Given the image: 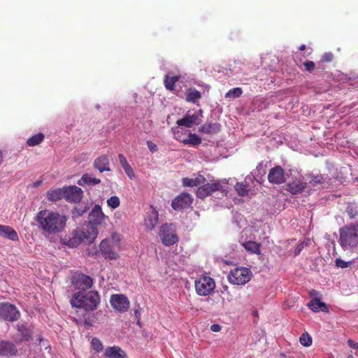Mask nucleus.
Masks as SVG:
<instances>
[{"label":"nucleus","instance_id":"ea45409f","mask_svg":"<svg viewBox=\"0 0 358 358\" xmlns=\"http://www.w3.org/2000/svg\"><path fill=\"white\" fill-rule=\"evenodd\" d=\"M88 210V207L87 206H77L75 207L72 210V217L73 218H77L78 217L82 216Z\"/></svg>","mask_w":358,"mask_h":358},{"label":"nucleus","instance_id":"bb28decb","mask_svg":"<svg viewBox=\"0 0 358 358\" xmlns=\"http://www.w3.org/2000/svg\"><path fill=\"white\" fill-rule=\"evenodd\" d=\"M201 98V93L195 88H189L186 92L185 100L189 103H198Z\"/></svg>","mask_w":358,"mask_h":358},{"label":"nucleus","instance_id":"c9c22d12","mask_svg":"<svg viewBox=\"0 0 358 358\" xmlns=\"http://www.w3.org/2000/svg\"><path fill=\"white\" fill-rule=\"evenodd\" d=\"M179 80V76H175L172 77H169L166 76L164 78V86L165 87L171 91L174 90L175 84Z\"/></svg>","mask_w":358,"mask_h":358},{"label":"nucleus","instance_id":"052dcab7","mask_svg":"<svg viewBox=\"0 0 358 358\" xmlns=\"http://www.w3.org/2000/svg\"><path fill=\"white\" fill-rule=\"evenodd\" d=\"M39 185V182H35V184H34V185H35V186H37V185Z\"/></svg>","mask_w":358,"mask_h":358},{"label":"nucleus","instance_id":"f3484780","mask_svg":"<svg viewBox=\"0 0 358 358\" xmlns=\"http://www.w3.org/2000/svg\"><path fill=\"white\" fill-rule=\"evenodd\" d=\"M99 250L105 259H117L119 257L117 252H115L110 242L104 239L99 244Z\"/></svg>","mask_w":358,"mask_h":358},{"label":"nucleus","instance_id":"58836bf2","mask_svg":"<svg viewBox=\"0 0 358 358\" xmlns=\"http://www.w3.org/2000/svg\"><path fill=\"white\" fill-rule=\"evenodd\" d=\"M299 342L302 345L309 347L311 345L313 340L311 336L307 332H305L301 335Z\"/></svg>","mask_w":358,"mask_h":358},{"label":"nucleus","instance_id":"de8ad7c7","mask_svg":"<svg viewBox=\"0 0 358 358\" xmlns=\"http://www.w3.org/2000/svg\"><path fill=\"white\" fill-rule=\"evenodd\" d=\"M125 173L127 175V176L130 178V179H133L135 178V173H134V171L132 169V167L129 165L127 167H125L124 169H123Z\"/></svg>","mask_w":358,"mask_h":358},{"label":"nucleus","instance_id":"bf43d9fd","mask_svg":"<svg viewBox=\"0 0 358 358\" xmlns=\"http://www.w3.org/2000/svg\"><path fill=\"white\" fill-rule=\"evenodd\" d=\"M265 101H266V99H261V101H262V103H264Z\"/></svg>","mask_w":358,"mask_h":358},{"label":"nucleus","instance_id":"3c124183","mask_svg":"<svg viewBox=\"0 0 358 358\" xmlns=\"http://www.w3.org/2000/svg\"><path fill=\"white\" fill-rule=\"evenodd\" d=\"M147 145L151 152H155L157 151V146L151 141H147Z\"/></svg>","mask_w":358,"mask_h":358},{"label":"nucleus","instance_id":"2eb2a0df","mask_svg":"<svg viewBox=\"0 0 358 358\" xmlns=\"http://www.w3.org/2000/svg\"><path fill=\"white\" fill-rule=\"evenodd\" d=\"M83 192L81 188L73 185L64 187V198L71 202H79L83 198Z\"/></svg>","mask_w":358,"mask_h":358},{"label":"nucleus","instance_id":"9d476101","mask_svg":"<svg viewBox=\"0 0 358 358\" xmlns=\"http://www.w3.org/2000/svg\"><path fill=\"white\" fill-rule=\"evenodd\" d=\"M267 178L268 182L272 184L285 183L286 181L285 171L281 166L276 165L270 169Z\"/></svg>","mask_w":358,"mask_h":358},{"label":"nucleus","instance_id":"412c9836","mask_svg":"<svg viewBox=\"0 0 358 358\" xmlns=\"http://www.w3.org/2000/svg\"><path fill=\"white\" fill-rule=\"evenodd\" d=\"M17 350L15 345L8 341H0V355L3 356H12L17 353Z\"/></svg>","mask_w":358,"mask_h":358},{"label":"nucleus","instance_id":"f03ea898","mask_svg":"<svg viewBox=\"0 0 358 358\" xmlns=\"http://www.w3.org/2000/svg\"><path fill=\"white\" fill-rule=\"evenodd\" d=\"M100 303V296L96 291L82 292L75 293L71 298L73 306L84 308L85 310H94Z\"/></svg>","mask_w":358,"mask_h":358},{"label":"nucleus","instance_id":"4c0bfd02","mask_svg":"<svg viewBox=\"0 0 358 358\" xmlns=\"http://www.w3.org/2000/svg\"><path fill=\"white\" fill-rule=\"evenodd\" d=\"M243 93V90L241 87H234L231 90H230L229 92H227L225 95H224V97L225 98H232V99H236V98H238L241 96Z\"/></svg>","mask_w":358,"mask_h":358},{"label":"nucleus","instance_id":"5701e85b","mask_svg":"<svg viewBox=\"0 0 358 358\" xmlns=\"http://www.w3.org/2000/svg\"><path fill=\"white\" fill-rule=\"evenodd\" d=\"M105 355L109 358H125L127 354L118 346L108 347L105 350Z\"/></svg>","mask_w":358,"mask_h":358},{"label":"nucleus","instance_id":"4468645a","mask_svg":"<svg viewBox=\"0 0 358 358\" xmlns=\"http://www.w3.org/2000/svg\"><path fill=\"white\" fill-rule=\"evenodd\" d=\"M79 232L82 234L80 236L83 242L92 243L96 239L98 235V229L96 227L87 224L81 229H78Z\"/></svg>","mask_w":358,"mask_h":358},{"label":"nucleus","instance_id":"a19ab883","mask_svg":"<svg viewBox=\"0 0 358 358\" xmlns=\"http://www.w3.org/2000/svg\"><path fill=\"white\" fill-rule=\"evenodd\" d=\"M107 204L113 209L117 208L120 204V199L117 196H113L107 200Z\"/></svg>","mask_w":358,"mask_h":358},{"label":"nucleus","instance_id":"c85d7f7f","mask_svg":"<svg viewBox=\"0 0 358 358\" xmlns=\"http://www.w3.org/2000/svg\"><path fill=\"white\" fill-rule=\"evenodd\" d=\"M242 246L247 250L248 252L251 254L260 255V243H257L255 241H245L242 243Z\"/></svg>","mask_w":358,"mask_h":358},{"label":"nucleus","instance_id":"f8f14e48","mask_svg":"<svg viewBox=\"0 0 358 358\" xmlns=\"http://www.w3.org/2000/svg\"><path fill=\"white\" fill-rule=\"evenodd\" d=\"M110 303L112 307L119 312H126L129 307V301L124 294H113Z\"/></svg>","mask_w":358,"mask_h":358},{"label":"nucleus","instance_id":"72a5a7b5","mask_svg":"<svg viewBox=\"0 0 358 358\" xmlns=\"http://www.w3.org/2000/svg\"><path fill=\"white\" fill-rule=\"evenodd\" d=\"M45 136L42 133H38L33 136L30 137L27 143L29 146L34 147L39 145L44 140Z\"/></svg>","mask_w":358,"mask_h":358},{"label":"nucleus","instance_id":"e2e57ef3","mask_svg":"<svg viewBox=\"0 0 358 358\" xmlns=\"http://www.w3.org/2000/svg\"><path fill=\"white\" fill-rule=\"evenodd\" d=\"M357 180H358V176H357Z\"/></svg>","mask_w":358,"mask_h":358},{"label":"nucleus","instance_id":"f704fd0d","mask_svg":"<svg viewBox=\"0 0 358 358\" xmlns=\"http://www.w3.org/2000/svg\"><path fill=\"white\" fill-rule=\"evenodd\" d=\"M17 330L20 331L22 341H27L31 336V331L24 324L17 325Z\"/></svg>","mask_w":358,"mask_h":358},{"label":"nucleus","instance_id":"0eeeda50","mask_svg":"<svg viewBox=\"0 0 358 358\" xmlns=\"http://www.w3.org/2000/svg\"><path fill=\"white\" fill-rule=\"evenodd\" d=\"M196 190V196L200 199H204L215 191L225 192L220 180H213L211 183H203Z\"/></svg>","mask_w":358,"mask_h":358},{"label":"nucleus","instance_id":"6ab92c4d","mask_svg":"<svg viewBox=\"0 0 358 358\" xmlns=\"http://www.w3.org/2000/svg\"><path fill=\"white\" fill-rule=\"evenodd\" d=\"M78 231L73 230L69 235H66L64 238V243L70 248H76L82 242H83L81 235Z\"/></svg>","mask_w":358,"mask_h":358},{"label":"nucleus","instance_id":"a878e982","mask_svg":"<svg viewBox=\"0 0 358 358\" xmlns=\"http://www.w3.org/2000/svg\"><path fill=\"white\" fill-rule=\"evenodd\" d=\"M308 306L310 309L315 312L322 310V312L327 313L329 311L327 305L318 299H314L311 300L308 303Z\"/></svg>","mask_w":358,"mask_h":358},{"label":"nucleus","instance_id":"39448f33","mask_svg":"<svg viewBox=\"0 0 358 358\" xmlns=\"http://www.w3.org/2000/svg\"><path fill=\"white\" fill-rule=\"evenodd\" d=\"M251 271L245 267L236 268L228 275L229 282L234 285H245L251 278Z\"/></svg>","mask_w":358,"mask_h":358},{"label":"nucleus","instance_id":"5fc2aeb1","mask_svg":"<svg viewBox=\"0 0 358 358\" xmlns=\"http://www.w3.org/2000/svg\"><path fill=\"white\" fill-rule=\"evenodd\" d=\"M303 248V245H298V247L296 248V249L295 250V255H297L299 254L300 251Z\"/></svg>","mask_w":358,"mask_h":358},{"label":"nucleus","instance_id":"4d7b16f0","mask_svg":"<svg viewBox=\"0 0 358 358\" xmlns=\"http://www.w3.org/2000/svg\"><path fill=\"white\" fill-rule=\"evenodd\" d=\"M3 159V152L0 150V165L2 164Z\"/></svg>","mask_w":358,"mask_h":358},{"label":"nucleus","instance_id":"a211bd4d","mask_svg":"<svg viewBox=\"0 0 358 358\" xmlns=\"http://www.w3.org/2000/svg\"><path fill=\"white\" fill-rule=\"evenodd\" d=\"M306 185V182L296 179L286 183L284 189L293 195L299 194L304 191Z\"/></svg>","mask_w":358,"mask_h":358},{"label":"nucleus","instance_id":"13d9d810","mask_svg":"<svg viewBox=\"0 0 358 358\" xmlns=\"http://www.w3.org/2000/svg\"><path fill=\"white\" fill-rule=\"evenodd\" d=\"M223 291H222V293H224V292H228V287L227 285L224 286L223 287Z\"/></svg>","mask_w":358,"mask_h":358},{"label":"nucleus","instance_id":"dca6fc26","mask_svg":"<svg viewBox=\"0 0 358 358\" xmlns=\"http://www.w3.org/2000/svg\"><path fill=\"white\" fill-rule=\"evenodd\" d=\"M159 222V214L152 206H150V210L146 213L144 225L147 230H153Z\"/></svg>","mask_w":358,"mask_h":358},{"label":"nucleus","instance_id":"79ce46f5","mask_svg":"<svg viewBox=\"0 0 358 358\" xmlns=\"http://www.w3.org/2000/svg\"><path fill=\"white\" fill-rule=\"evenodd\" d=\"M184 135H185V131L181 128H176L173 131L174 138L178 141L182 142V143H183V141L185 140V138L183 137Z\"/></svg>","mask_w":358,"mask_h":358},{"label":"nucleus","instance_id":"680f3d73","mask_svg":"<svg viewBox=\"0 0 358 358\" xmlns=\"http://www.w3.org/2000/svg\"><path fill=\"white\" fill-rule=\"evenodd\" d=\"M317 65L320 66V62L317 63ZM318 69H320V66H318Z\"/></svg>","mask_w":358,"mask_h":358},{"label":"nucleus","instance_id":"7ed1b4c3","mask_svg":"<svg viewBox=\"0 0 358 358\" xmlns=\"http://www.w3.org/2000/svg\"><path fill=\"white\" fill-rule=\"evenodd\" d=\"M339 242L343 248L358 245V223L346 225L339 230Z\"/></svg>","mask_w":358,"mask_h":358},{"label":"nucleus","instance_id":"aec40b11","mask_svg":"<svg viewBox=\"0 0 358 358\" xmlns=\"http://www.w3.org/2000/svg\"><path fill=\"white\" fill-rule=\"evenodd\" d=\"M94 167L98 169L101 173L103 171H110L109 158L106 155L98 157L93 163Z\"/></svg>","mask_w":358,"mask_h":358},{"label":"nucleus","instance_id":"7c9ffc66","mask_svg":"<svg viewBox=\"0 0 358 358\" xmlns=\"http://www.w3.org/2000/svg\"><path fill=\"white\" fill-rule=\"evenodd\" d=\"M101 182V180L96 178L91 177L89 174H83L81 178L78 181V184L81 186L85 185H96Z\"/></svg>","mask_w":358,"mask_h":358},{"label":"nucleus","instance_id":"b1692460","mask_svg":"<svg viewBox=\"0 0 358 358\" xmlns=\"http://www.w3.org/2000/svg\"><path fill=\"white\" fill-rule=\"evenodd\" d=\"M198 115L194 114L192 115L185 116L182 119L178 120L176 123L178 126L191 127L193 124H199V122H198Z\"/></svg>","mask_w":358,"mask_h":358},{"label":"nucleus","instance_id":"c756f323","mask_svg":"<svg viewBox=\"0 0 358 358\" xmlns=\"http://www.w3.org/2000/svg\"><path fill=\"white\" fill-rule=\"evenodd\" d=\"M47 198L50 201H57L64 198V187L48 191Z\"/></svg>","mask_w":358,"mask_h":358},{"label":"nucleus","instance_id":"603ef678","mask_svg":"<svg viewBox=\"0 0 358 358\" xmlns=\"http://www.w3.org/2000/svg\"><path fill=\"white\" fill-rule=\"evenodd\" d=\"M348 345L353 348V349H358V343H356L352 339L348 340Z\"/></svg>","mask_w":358,"mask_h":358},{"label":"nucleus","instance_id":"4be33fe9","mask_svg":"<svg viewBox=\"0 0 358 358\" xmlns=\"http://www.w3.org/2000/svg\"><path fill=\"white\" fill-rule=\"evenodd\" d=\"M0 236L13 241L19 239L16 231L8 225L0 224Z\"/></svg>","mask_w":358,"mask_h":358},{"label":"nucleus","instance_id":"e433bc0d","mask_svg":"<svg viewBox=\"0 0 358 358\" xmlns=\"http://www.w3.org/2000/svg\"><path fill=\"white\" fill-rule=\"evenodd\" d=\"M235 189L238 194L242 196H246L250 191L249 185L243 182H238L236 185Z\"/></svg>","mask_w":358,"mask_h":358},{"label":"nucleus","instance_id":"cd10ccee","mask_svg":"<svg viewBox=\"0 0 358 358\" xmlns=\"http://www.w3.org/2000/svg\"><path fill=\"white\" fill-rule=\"evenodd\" d=\"M206 179L201 175L195 178H182V184L185 187H197L201 184H203L206 182Z\"/></svg>","mask_w":358,"mask_h":358},{"label":"nucleus","instance_id":"a18cd8bd","mask_svg":"<svg viewBox=\"0 0 358 358\" xmlns=\"http://www.w3.org/2000/svg\"><path fill=\"white\" fill-rule=\"evenodd\" d=\"M305 70L309 73H311L315 68V64L313 61L306 60L303 63Z\"/></svg>","mask_w":358,"mask_h":358},{"label":"nucleus","instance_id":"6e6d98bb","mask_svg":"<svg viewBox=\"0 0 358 358\" xmlns=\"http://www.w3.org/2000/svg\"><path fill=\"white\" fill-rule=\"evenodd\" d=\"M306 45H304V44L301 45L299 46V49L301 51H303V50H306Z\"/></svg>","mask_w":358,"mask_h":358},{"label":"nucleus","instance_id":"6e6552de","mask_svg":"<svg viewBox=\"0 0 358 358\" xmlns=\"http://www.w3.org/2000/svg\"><path fill=\"white\" fill-rule=\"evenodd\" d=\"M20 316V313L15 306L8 303H0V317L6 321L14 322Z\"/></svg>","mask_w":358,"mask_h":358},{"label":"nucleus","instance_id":"864d4df0","mask_svg":"<svg viewBox=\"0 0 358 358\" xmlns=\"http://www.w3.org/2000/svg\"><path fill=\"white\" fill-rule=\"evenodd\" d=\"M221 329V327L219 324H213L210 326V330L213 332H218Z\"/></svg>","mask_w":358,"mask_h":358},{"label":"nucleus","instance_id":"ddd939ff","mask_svg":"<svg viewBox=\"0 0 358 358\" xmlns=\"http://www.w3.org/2000/svg\"><path fill=\"white\" fill-rule=\"evenodd\" d=\"M72 282L77 289L82 292L86 291L93 285L92 278L83 273L76 275L73 278Z\"/></svg>","mask_w":358,"mask_h":358},{"label":"nucleus","instance_id":"c03bdc74","mask_svg":"<svg viewBox=\"0 0 358 358\" xmlns=\"http://www.w3.org/2000/svg\"><path fill=\"white\" fill-rule=\"evenodd\" d=\"M91 344L93 347V348L96 351V352H101L103 350V345H102V343L101 342V341L94 337L92 339V341H91Z\"/></svg>","mask_w":358,"mask_h":358},{"label":"nucleus","instance_id":"423d86ee","mask_svg":"<svg viewBox=\"0 0 358 358\" xmlns=\"http://www.w3.org/2000/svg\"><path fill=\"white\" fill-rule=\"evenodd\" d=\"M159 236L162 243L166 246L173 245L178 241L176 230L171 224H162L159 229Z\"/></svg>","mask_w":358,"mask_h":358},{"label":"nucleus","instance_id":"2f4dec72","mask_svg":"<svg viewBox=\"0 0 358 358\" xmlns=\"http://www.w3.org/2000/svg\"><path fill=\"white\" fill-rule=\"evenodd\" d=\"M201 138L196 134L189 133L188 137L183 141V144L195 146L201 144Z\"/></svg>","mask_w":358,"mask_h":358},{"label":"nucleus","instance_id":"49530a36","mask_svg":"<svg viewBox=\"0 0 358 358\" xmlns=\"http://www.w3.org/2000/svg\"><path fill=\"white\" fill-rule=\"evenodd\" d=\"M334 57V55H333L332 52H325L322 56L320 62H321L329 63V62H331L333 61Z\"/></svg>","mask_w":358,"mask_h":358},{"label":"nucleus","instance_id":"8fccbe9b","mask_svg":"<svg viewBox=\"0 0 358 358\" xmlns=\"http://www.w3.org/2000/svg\"><path fill=\"white\" fill-rule=\"evenodd\" d=\"M336 266L342 268H347L348 266V263L341 259H336Z\"/></svg>","mask_w":358,"mask_h":358},{"label":"nucleus","instance_id":"09e8293b","mask_svg":"<svg viewBox=\"0 0 358 358\" xmlns=\"http://www.w3.org/2000/svg\"><path fill=\"white\" fill-rule=\"evenodd\" d=\"M118 157H119L120 163V164H121V166H122V167L123 169H124L125 167H127V166H129V165H130V164L128 163V162H127V160L126 157H125L123 155L120 154V155H118Z\"/></svg>","mask_w":358,"mask_h":358},{"label":"nucleus","instance_id":"0e129e2a","mask_svg":"<svg viewBox=\"0 0 358 358\" xmlns=\"http://www.w3.org/2000/svg\"><path fill=\"white\" fill-rule=\"evenodd\" d=\"M357 77H358V75H357Z\"/></svg>","mask_w":358,"mask_h":358},{"label":"nucleus","instance_id":"f257e3e1","mask_svg":"<svg viewBox=\"0 0 358 358\" xmlns=\"http://www.w3.org/2000/svg\"><path fill=\"white\" fill-rule=\"evenodd\" d=\"M35 220L42 234L50 237L57 236L65 229L67 217L58 211L45 209L37 213Z\"/></svg>","mask_w":358,"mask_h":358},{"label":"nucleus","instance_id":"37998d69","mask_svg":"<svg viewBox=\"0 0 358 358\" xmlns=\"http://www.w3.org/2000/svg\"><path fill=\"white\" fill-rule=\"evenodd\" d=\"M323 182L324 178L321 175L311 176L310 180H309V183L313 186L322 184Z\"/></svg>","mask_w":358,"mask_h":358},{"label":"nucleus","instance_id":"1a4fd4ad","mask_svg":"<svg viewBox=\"0 0 358 358\" xmlns=\"http://www.w3.org/2000/svg\"><path fill=\"white\" fill-rule=\"evenodd\" d=\"M89 221L88 223L97 227L98 225H102L105 224L106 220H108V217L105 215L103 213L101 206L98 204H96L90 213H89Z\"/></svg>","mask_w":358,"mask_h":358},{"label":"nucleus","instance_id":"9b49d317","mask_svg":"<svg viewBox=\"0 0 358 358\" xmlns=\"http://www.w3.org/2000/svg\"><path fill=\"white\" fill-rule=\"evenodd\" d=\"M192 201L193 198L190 194L182 192L172 201L171 207L176 210H179L190 206Z\"/></svg>","mask_w":358,"mask_h":358},{"label":"nucleus","instance_id":"473e14b6","mask_svg":"<svg viewBox=\"0 0 358 358\" xmlns=\"http://www.w3.org/2000/svg\"><path fill=\"white\" fill-rule=\"evenodd\" d=\"M350 219H355L358 217V206L356 203H348L345 210Z\"/></svg>","mask_w":358,"mask_h":358},{"label":"nucleus","instance_id":"393cba45","mask_svg":"<svg viewBox=\"0 0 358 358\" xmlns=\"http://www.w3.org/2000/svg\"><path fill=\"white\" fill-rule=\"evenodd\" d=\"M220 129L221 125L218 123L207 122L199 128V131L207 134H212L219 132Z\"/></svg>","mask_w":358,"mask_h":358},{"label":"nucleus","instance_id":"20e7f679","mask_svg":"<svg viewBox=\"0 0 358 358\" xmlns=\"http://www.w3.org/2000/svg\"><path fill=\"white\" fill-rule=\"evenodd\" d=\"M194 287L198 295L206 296L213 292L215 288V282L210 276L201 275L195 280Z\"/></svg>","mask_w":358,"mask_h":358}]
</instances>
